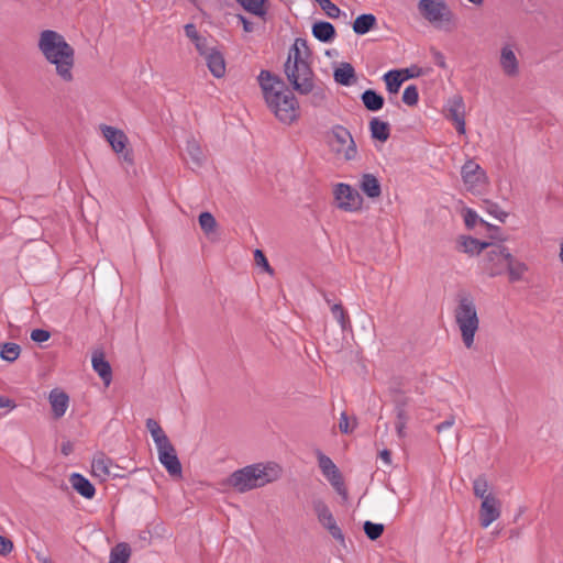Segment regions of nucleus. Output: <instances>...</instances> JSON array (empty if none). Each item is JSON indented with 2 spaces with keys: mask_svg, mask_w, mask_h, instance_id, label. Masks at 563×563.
Segmentation results:
<instances>
[{
  "mask_svg": "<svg viewBox=\"0 0 563 563\" xmlns=\"http://www.w3.org/2000/svg\"><path fill=\"white\" fill-rule=\"evenodd\" d=\"M489 246L488 242H481L479 240L462 235L457 240L459 251L468 255H478L482 251Z\"/></svg>",
  "mask_w": 563,
  "mask_h": 563,
  "instance_id": "nucleus-20",
  "label": "nucleus"
},
{
  "mask_svg": "<svg viewBox=\"0 0 563 563\" xmlns=\"http://www.w3.org/2000/svg\"><path fill=\"white\" fill-rule=\"evenodd\" d=\"M100 129L103 137L110 144L111 148L120 155L125 163L133 164L132 152L126 150L129 139L125 133L122 130L110 125H101Z\"/></svg>",
  "mask_w": 563,
  "mask_h": 563,
  "instance_id": "nucleus-10",
  "label": "nucleus"
},
{
  "mask_svg": "<svg viewBox=\"0 0 563 563\" xmlns=\"http://www.w3.org/2000/svg\"><path fill=\"white\" fill-rule=\"evenodd\" d=\"M186 154L190 158L195 167H201L206 161L205 152L195 137H190L186 142Z\"/></svg>",
  "mask_w": 563,
  "mask_h": 563,
  "instance_id": "nucleus-24",
  "label": "nucleus"
},
{
  "mask_svg": "<svg viewBox=\"0 0 563 563\" xmlns=\"http://www.w3.org/2000/svg\"><path fill=\"white\" fill-rule=\"evenodd\" d=\"M364 532L371 540H377L384 532V526L382 523H374L372 521H365Z\"/></svg>",
  "mask_w": 563,
  "mask_h": 563,
  "instance_id": "nucleus-39",
  "label": "nucleus"
},
{
  "mask_svg": "<svg viewBox=\"0 0 563 563\" xmlns=\"http://www.w3.org/2000/svg\"><path fill=\"white\" fill-rule=\"evenodd\" d=\"M325 529L329 531V533L332 536L333 539L339 541L341 544H344V541H345L344 534H343L342 530L340 529V527L336 525V521L329 525Z\"/></svg>",
  "mask_w": 563,
  "mask_h": 563,
  "instance_id": "nucleus-47",
  "label": "nucleus"
},
{
  "mask_svg": "<svg viewBox=\"0 0 563 563\" xmlns=\"http://www.w3.org/2000/svg\"><path fill=\"white\" fill-rule=\"evenodd\" d=\"M313 511L317 515V518L320 525L325 529L329 525L335 521L331 510L325 505L324 501L318 499L313 501Z\"/></svg>",
  "mask_w": 563,
  "mask_h": 563,
  "instance_id": "nucleus-30",
  "label": "nucleus"
},
{
  "mask_svg": "<svg viewBox=\"0 0 563 563\" xmlns=\"http://www.w3.org/2000/svg\"><path fill=\"white\" fill-rule=\"evenodd\" d=\"M361 190L369 198H377L382 194L378 179L372 174H364L360 180Z\"/></svg>",
  "mask_w": 563,
  "mask_h": 563,
  "instance_id": "nucleus-26",
  "label": "nucleus"
},
{
  "mask_svg": "<svg viewBox=\"0 0 563 563\" xmlns=\"http://www.w3.org/2000/svg\"><path fill=\"white\" fill-rule=\"evenodd\" d=\"M501 514V503L494 496L482 500L479 508V522L483 528H488Z\"/></svg>",
  "mask_w": 563,
  "mask_h": 563,
  "instance_id": "nucleus-15",
  "label": "nucleus"
},
{
  "mask_svg": "<svg viewBox=\"0 0 563 563\" xmlns=\"http://www.w3.org/2000/svg\"><path fill=\"white\" fill-rule=\"evenodd\" d=\"M238 2L249 12L262 16L265 14V0H238Z\"/></svg>",
  "mask_w": 563,
  "mask_h": 563,
  "instance_id": "nucleus-37",
  "label": "nucleus"
},
{
  "mask_svg": "<svg viewBox=\"0 0 563 563\" xmlns=\"http://www.w3.org/2000/svg\"><path fill=\"white\" fill-rule=\"evenodd\" d=\"M69 483L79 495L87 499H91L96 494L95 486L79 473H73L69 477Z\"/></svg>",
  "mask_w": 563,
  "mask_h": 563,
  "instance_id": "nucleus-19",
  "label": "nucleus"
},
{
  "mask_svg": "<svg viewBox=\"0 0 563 563\" xmlns=\"http://www.w3.org/2000/svg\"><path fill=\"white\" fill-rule=\"evenodd\" d=\"M325 14L331 19H336L341 14L340 8L331 0H316Z\"/></svg>",
  "mask_w": 563,
  "mask_h": 563,
  "instance_id": "nucleus-40",
  "label": "nucleus"
},
{
  "mask_svg": "<svg viewBox=\"0 0 563 563\" xmlns=\"http://www.w3.org/2000/svg\"><path fill=\"white\" fill-rule=\"evenodd\" d=\"M518 51V44L515 42H505L499 48L497 64L506 78L515 79L520 76L521 63L517 55Z\"/></svg>",
  "mask_w": 563,
  "mask_h": 563,
  "instance_id": "nucleus-6",
  "label": "nucleus"
},
{
  "mask_svg": "<svg viewBox=\"0 0 563 563\" xmlns=\"http://www.w3.org/2000/svg\"><path fill=\"white\" fill-rule=\"evenodd\" d=\"M317 457L322 475L329 481V483L339 495L346 497L347 492L344 485V481L336 465L329 456L320 451L317 453Z\"/></svg>",
  "mask_w": 563,
  "mask_h": 563,
  "instance_id": "nucleus-11",
  "label": "nucleus"
},
{
  "mask_svg": "<svg viewBox=\"0 0 563 563\" xmlns=\"http://www.w3.org/2000/svg\"><path fill=\"white\" fill-rule=\"evenodd\" d=\"M487 211L489 214L498 219L500 222H505L508 218V213L504 211L497 203L486 202Z\"/></svg>",
  "mask_w": 563,
  "mask_h": 563,
  "instance_id": "nucleus-45",
  "label": "nucleus"
},
{
  "mask_svg": "<svg viewBox=\"0 0 563 563\" xmlns=\"http://www.w3.org/2000/svg\"><path fill=\"white\" fill-rule=\"evenodd\" d=\"M14 407H15V404L13 402V400L0 395V408L13 409Z\"/></svg>",
  "mask_w": 563,
  "mask_h": 563,
  "instance_id": "nucleus-55",
  "label": "nucleus"
},
{
  "mask_svg": "<svg viewBox=\"0 0 563 563\" xmlns=\"http://www.w3.org/2000/svg\"><path fill=\"white\" fill-rule=\"evenodd\" d=\"M254 257L257 265H263L267 271H269V264L262 251L256 250L254 253Z\"/></svg>",
  "mask_w": 563,
  "mask_h": 563,
  "instance_id": "nucleus-54",
  "label": "nucleus"
},
{
  "mask_svg": "<svg viewBox=\"0 0 563 563\" xmlns=\"http://www.w3.org/2000/svg\"><path fill=\"white\" fill-rule=\"evenodd\" d=\"M112 467L113 463L111 459L103 453H99L92 459V474L101 481H106L109 476H118V474L112 471Z\"/></svg>",
  "mask_w": 563,
  "mask_h": 563,
  "instance_id": "nucleus-17",
  "label": "nucleus"
},
{
  "mask_svg": "<svg viewBox=\"0 0 563 563\" xmlns=\"http://www.w3.org/2000/svg\"><path fill=\"white\" fill-rule=\"evenodd\" d=\"M508 258L510 252L505 245L489 243L483 258V268L490 277L501 275Z\"/></svg>",
  "mask_w": 563,
  "mask_h": 563,
  "instance_id": "nucleus-7",
  "label": "nucleus"
},
{
  "mask_svg": "<svg viewBox=\"0 0 563 563\" xmlns=\"http://www.w3.org/2000/svg\"><path fill=\"white\" fill-rule=\"evenodd\" d=\"M407 413L404 408V406H397V422H396V429L399 437L404 435V429L406 427L407 422Z\"/></svg>",
  "mask_w": 563,
  "mask_h": 563,
  "instance_id": "nucleus-44",
  "label": "nucleus"
},
{
  "mask_svg": "<svg viewBox=\"0 0 563 563\" xmlns=\"http://www.w3.org/2000/svg\"><path fill=\"white\" fill-rule=\"evenodd\" d=\"M199 224L206 234L212 233L217 228L216 218L208 211L200 213Z\"/></svg>",
  "mask_w": 563,
  "mask_h": 563,
  "instance_id": "nucleus-38",
  "label": "nucleus"
},
{
  "mask_svg": "<svg viewBox=\"0 0 563 563\" xmlns=\"http://www.w3.org/2000/svg\"><path fill=\"white\" fill-rule=\"evenodd\" d=\"M468 2L475 4V5H482L484 0H467Z\"/></svg>",
  "mask_w": 563,
  "mask_h": 563,
  "instance_id": "nucleus-62",
  "label": "nucleus"
},
{
  "mask_svg": "<svg viewBox=\"0 0 563 563\" xmlns=\"http://www.w3.org/2000/svg\"><path fill=\"white\" fill-rule=\"evenodd\" d=\"M333 194L340 209L349 212L361 209L363 199L360 192L350 185L343 183L338 184Z\"/></svg>",
  "mask_w": 563,
  "mask_h": 563,
  "instance_id": "nucleus-12",
  "label": "nucleus"
},
{
  "mask_svg": "<svg viewBox=\"0 0 563 563\" xmlns=\"http://www.w3.org/2000/svg\"><path fill=\"white\" fill-rule=\"evenodd\" d=\"M331 312H332V316L334 317V319H336L338 322L340 323L341 328L343 330H345L346 325L349 324V317H347L345 310L343 309L342 305L334 303L331 307Z\"/></svg>",
  "mask_w": 563,
  "mask_h": 563,
  "instance_id": "nucleus-41",
  "label": "nucleus"
},
{
  "mask_svg": "<svg viewBox=\"0 0 563 563\" xmlns=\"http://www.w3.org/2000/svg\"><path fill=\"white\" fill-rule=\"evenodd\" d=\"M268 109L283 123L290 124L299 117V103L295 95L287 90L285 82L269 70H262L257 77Z\"/></svg>",
  "mask_w": 563,
  "mask_h": 563,
  "instance_id": "nucleus-1",
  "label": "nucleus"
},
{
  "mask_svg": "<svg viewBox=\"0 0 563 563\" xmlns=\"http://www.w3.org/2000/svg\"><path fill=\"white\" fill-rule=\"evenodd\" d=\"M455 423V417L453 415H451L450 417H448L443 422L439 423L437 427H435V430L440 433V432H443L450 428H452Z\"/></svg>",
  "mask_w": 563,
  "mask_h": 563,
  "instance_id": "nucleus-52",
  "label": "nucleus"
},
{
  "mask_svg": "<svg viewBox=\"0 0 563 563\" xmlns=\"http://www.w3.org/2000/svg\"><path fill=\"white\" fill-rule=\"evenodd\" d=\"M49 404L52 406V410L55 418H60L65 415L67 408L69 398L66 393L60 391L58 389H53L49 393Z\"/></svg>",
  "mask_w": 563,
  "mask_h": 563,
  "instance_id": "nucleus-21",
  "label": "nucleus"
},
{
  "mask_svg": "<svg viewBox=\"0 0 563 563\" xmlns=\"http://www.w3.org/2000/svg\"><path fill=\"white\" fill-rule=\"evenodd\" d=\"M379 457L385 462V464L389 465L391 463V453L389 450H383L379 453Z\"/></svg>",
  "mask_w": 563,
  "mask_h": 563,
  "instance_id": "nucleus-57",
  "label": "nucleus"
},
{
  "mask_svg": "<svg viewBox=\"0 0 563 563\" xmlns=\"http://www.w3.org/2000/svg\"><path fill=\"white\" fill-rule=\"evenodd\" d=\"M239 19L242 22L245 32H252L254 30L253 23L250 22L246 18L239 15Z\"/></svg>",
  "mask_w": 563,
  "mask_h": 563,
  "instance_id": "nucleus-56",
  "label": "nucleus"
},
{
  "mask_svg": "<svg viewBox=\"0 0 563 563\" xmlns=\"http://www.w3.org/2000/svg\"><path fill=\"white\" fill-rule=\"evenodd\" d=\"M384 81L388 92L397 93L405 78L401 76L400 70H389L384 75Z\"/></svg>",
  "mask_w": 563,
  "mask_h": 563,
  "instance_id": "nucleus-33",
  "label": "nucleus"
},
{
  "mask_svg": "<svg viewBox=\"0 0 563 563\" xmlns=\"http://www.w3.org/2000/svg\"><path fill=\"white\" fill-rule=\"evenodd\" d=\"M361 100L368 111H378L384 107V98L372 89L365 90Z\"/></svg>",
  "mask_w": 563,
  "mask_h": 563,
  "instance_id": "nucleus-31",
  "label": "nucleus"
},
{
  "mask_svg": "<svg viewBox=\"0 0 563 563\" xmlns=\"http://www.w3.org/2000/svg\"><path fill=\"white\" fill-rule=\"evenodd\" d=\"M369 132L372 139L386 142L390 136V125L378 118H373L369 121Z\"/></svg>",
  "mask_w": 563,
  "mask_h": 563,
  "instance_id": "nucleus-27",
  "label": "nucleus"
},
{
  "mask_svg": "<svg viewBox=\"0 0 563 563\" xmlns=\"http://www.w3.org/2000/svg\"><path fill=\"white\" fill-rule=\"evenodd\" d=\"M376 16L372 13L358 15L353 22V31L358 35H364L376 25Z\"/></svg>",
  "mask_w": 563,
  "mask_h": 563,
  "instance_id": "nucleus-28",
  "label": "nucleus"
},
{
  "mask_svg": "<svg viewBox=\"0 0 563 563\" xmlns=\"http://www.w3.org/2000/svg\"><path fill=\"white\" fill-rule=\"evenodd\" d=\"M333 77L338 84L350 86L355 78V70L351 64L343 63L339 68L334 70Z\"/></svg>",
  "mask_w": 563,
  "mask_h": 563,
  "instance_id": "nucleus-32",
  "label": "nucleus"
},
{
  "mask_svg": "<svg viewBox=\"0 0 563 563\" xmlns=\"http://www.w3.org/2000/svg\"><path fill=\"white\" fill-rule=\"evenodd\" d=\"M13 550V542L3 537V536H0V555H8L9 553H11Z\"/></svg>",
  "mask_w": 563,
  "mask_h": 563,
  "instance_id": "nucleus-49",
  "label": "nucleus"
},
{
  "mask_svg": "<svg viewBox=\"0 0 563 563\" xmlns=\"http://www.w3.org/2000/svg\"><path fill=\"white\" fill-rule=\"evenodd\" d=\"M184 30H185L186 36L188 38H190V41H199L200 35H199L195 24L188 23L185 25Z\"/></svg>",
  "mask_w": 563,
  "mask_h": 563,
  "instance_id": "nucleus-51",
  "label": "nucleus"
},
{
  "mask_svg": "<svg viewBox=\"0 0 563 563\" xmlns=\"http://www.w3.org/2000/svg\"><path fill=\"white\" fill-rule=\"evenodd\" d=\"M92 368L103 380L106 386H109L112 380V371L108 361L104 360L102 353H95L92 355Z\"/></svg>",
  "mask_w": 563,
  "mask_h": 563,
  "instance_id": "nucleus-22",
  "label": "nucleus"
},
{
  "mask_svg": "<svg viewBox=\"0 0 563 563\" xmlns=\"http://www.w3.org/2000/svg\"><path fill=\"white\" fill-rule=\"evenodd\" d=\"M454 319L464 345L471 349L474 344L475 333L479 328L477 308L471 296L460 297L454 310Z\"/></svg>",
  "mask_w": 563,
  "mask_h": 563,
  "instance_id": "nucleus-5",
  "label": "nucleus"
},
{
  "mask_svg": "<svg viewBox=\"0 0 563 563\" xmlns=\"http://www.w3.org/2000/svg\"><path fill=\"white\" fill-rule=\"evenodd\" d=\"M196 45V48L197 51L201 54V55H207L209 52H208V47H207V42H206V38L199 36V41H192Z\"/></svg>",
  "mask_w": 563,
  "mask_h": 563,
  "instance_id": "nucleus-53",
  "label": "nucleus"
},
{
  "mask_svg": "<svg viewBox=\"0 0 563 563\" xmlns=\"http://www.w3.org/2000/svg\"><path fill=\"white\" fill-rule=\"evenodd\" d=\"M419 100V92L415 85H410L406 87L402 93V101L407 106H416Z\"/></svg>",
  "mask_w": 563,
  "mask_h": 563,
  "instance_id": "nucleus-42",
  "label": "nucleus"
},
{
  "mask_svg": "<svg viewBox=\"0 0 563 563\" xmlns=\"http://www.w3.org/2000/svg\"><path fill=\"white\" fill-rule=\"evenodd\" d=\"M464 186L474 195L484 191L487 185V175L485 170L474 161L468 159L461 169Z\"/></svg>",
  "mask_w": 563,
  "mask_h": 563,
  "instance_id": "nucleus-9",
  "label": "nucleus"
},
{
  "mask_svg": "<svg viewBox=\"0 0 563 563\" xmlns=\"http://www.w3.org/2000/svg\"><path fill=\"white\" fill-rule=\"evenodd\" d=\"M151 435L156 445V449L172 443L161 426L154 429V431L151 432Z\"/></svg>",
  "mask_w": 563,
  "mask_h": 563,
  "instance_id": "nucleus-43",
  "label": "nucleus"
},
{
  "mask_svg": "<svg viewBox=\"0 0 563 563\" xmlns=\"http://www.w3.org/2000/svg\"><path fill=\"white\" fill-rule=\"evenodd\" d=\"M477 220H478V216L477 213L467 208L464 212V222H465V225L468 228V229H473L476 223H477Z\"/></svg>",
  "mask_w": 563,
  "mask_h": 563,
  "instance_id": "nucleus-48",
  "label": "nucleus"
},
{
  "mask_svg": "<svg viewBox=\"0 0 563 563\" xmlns=\"http://www.w3.org/2000/svg\"><path fill=\"white\" fill-rule=\"evenodd\" d=\"M332 135L338 144L335 152L342 154L346 161L354 159L357 155V150L350 131L342 125H335L332 129Z\"/></svg>",
  "mask_w": 563,
  "mask_h": 563,
  "instance_id": "nucleus-13",
  "label": "nucleus"
},
{
  "mask_svg": "<svg viewBox=\"0 0 563 563\" xmlns=\"http://www.w3.org/2000/svg\"><path fill=\"white\" fill-rule=\"evenodd\" d=\"M559 257H560V261L562 262L563 264V242L561 243L560 245V253H559Z\"/></svg>",
  "mask_w": 563,
  "mask_h": 563,
  "instance_id": "nucleus-63",
  "label": "nucleus"
},
{
  "mask_svg": "<svg viewBox=\"0 0 563 563\" xmlns=\"http://www.w3.org/2000/svg\"><path fill=\"white\" fill-rule=\"evenodd\" d=\"M21 353V347L16 343L8 342L0 347V357L7 362H14Z\"/></svg>",
  "mask_w": 563,
  "mask_h": 563,
  "instance_id": "nucleus-36",
  "label": "nucleus"
},
{
  "mask_svg": "<svg viewBox=\"0 0 563 563\" xmlns=\"http://www.w3.org/2000/svg\"><path fill=\"white\" fill-rule=\"evenodd\" d=\"M505 267H507L510 282L520 280L528 271V266L523 262L516 260L511 254L510 258L507 260Z\"/></svg>",
  "mask_w": 563,
  "mask_h": 563,
  "instance_id": "nucleus-29",
  "label": "nucleus"
},
{
  "mask_svg": "<svg viewBox=\"0 0 563 563\" xmlns=\"http://www.w3.org/2000/svg\"><path fill=\"white\" fill-rule=\"evenodd\" d=\"M401 71V75L405 74V80L408 79V78H411L413 75L409 73V69H404V70H400Z\"/></svg>",
  "mask_w": 563,
  "mask_h": 563,
  "instance_id": "nucleus-61",
  "label": "nucleus"
},
{
  "mask_svg": "<svg viewBox=\"0 0 563 563\" xmlns=\"http://www.w3.org/2000/svg\"><path fill=\"white\" fill-rule=\"evenodd\" d=\"M284 73L289 85L299 95L312 93L314 106H319L324 100V91L317 85L316 75L310 64H285Z\"/></svg>",
  "mask_w": 563,
  "mask_h": 563,
  "instance_id": "nucleus-4",
  "label": "nucleus"
},
{
  "mask_svg": "<svg viewBox=\"0 0 563 563\" xmlns=\"http://www.w3.org/2000/svg\"><path fill=\"white\" fill-rule=\"evenodd\" d=\"M71 452V444L70 442L63 443L62 445V453L64 455H68Z\"/></svg>",
  "mask_w": 563,
  "mask_h": 563,
  "instance_id": "nucleus-59",
  "label": "nucleus"
},
{
  "mask_svg": "<svg viewBox=\"0 0 563 563\" xmlns=\"http://www.w3.org/2000/svg\"><path fill=\"white\" fill-rule=\"evenodd\" d=\"M473 493L477 498L485 500V498H492L495 495L489 493V485L485 476L481 475L473 481Z\"/></svg>",
  "mask_w": 563,
  "mask_h": 563,
  "instance_id": "nucleus-35",
  "label": "nucleus"
},
{
  "mask_svg": "<svg viewBox=\"0 0 563 563\" xmlns=\"http://www.w3.org/2000/svg\"><path fill=\"white\" fill-rule=\"evenodd\" d=\"M38 49L55 66L56 74L66 82L74 79L75 49L56 31L44 30L40 34Z\"/></svg>",
  "mask_w": 563,
  "mask_h": 563,
  "instance_id": "nucleus-2",
  "label": "nucleus"
},
{
  "mask_svg": "<svg viewBox=\"0 0 563 563\" xmlns=\"http://www.w3.org/2000/svg\"><path fill=\"white\" fill-rule=\"evenodd\" d=\"M145 424H146V429L148 430V432H150V433H151L152 431H154V429H156V428H158V427H159V423H158L156 420L152 419V418H148V419L146 420V423H145Z\"/></svg>",
  "mask_w": 563,
  "mask_h": 563,
  "instance_id": "nucleus-58",
  "label": "nucleus"
},
{
  "mask_svg": "<svg viewBox=\"0 0 563 563\" xmlns=\"http://www.w3.org/2000/svg\"><path fill=\"white\" fill-rule=\"evenodd\" d=\"M417 8L421 16L431 24L449 22L452 16L444 0H419Z\"/></svg>",
  "mask_w": 563,
  "mask_h": 563,
  "instance_id": "nucleus-8",
  "label": "nucleus"
},
{
  "mask_svg": "<svg viewBox=\"0 0 563 563\" xmlns=\"http://www.w3.org/2000/svg\"><path fill=\"white\" fill-rule=\"evenodd\" d=\"M282 468L276 463H255L234 471L227 484L239 493H246L277 481Z\"/></svg>",
  "mask_w": 563,
  "mask_h": 563,
  "instance_id": "nucleus-3",
  "label": "nucleus"
},
{
  "mask_svg": "<svg viewBox=\"0 0 563 563\" xmlns=\"http://www.w3.org/2000/svg\"><path fill=\"white\" fill-rule=\"evenodd\" d=\"M31 339L34 342L43 343L46 342L51 338V333L47 330L44 329H34L31 332Z\"/></svg>",
  "mask_w": 563,
  "mask_h": 563,
  "instance_id": "nucleus-46",
  "label": "nucleus"
},
{
  "mask_svg": "<svg viewBox=\"0 0 563 563\" xmlns=\"http://www.w3.org/2000/svg\"><path fill=\"white\" fill-rule=\"evenodd\" d=\"M312 35L323 43H330L335 37V29L330 22L319 21L312 25Z\"/></svg>",
  "mask_w": 563,
  "mask_h": 563,
  "instance_id": "nucleus-25",
  "label": "nucleus"
},
{
  "mask_svg": "<svg viewBox=\"0 0 563 563\" xmlns=\"http://www.w3.org/2000/svg\"><path fill=\"white\" fill-rule=\"evenodd\" d=\"M437 57H438V65L440 67L444 68L446 65H445L443 55L441 53H438Z\"/></svg>",
  "mask_w": 563,
  "mask_h": 563,
  "instance_id": "nucleus-60",
  "label": "nucleus"
},
{
  "mask_svg": "<svg viewBox=\"0 0 563 563\" xmlns=\"http://www.w3.org/2000/svg\"><path fill=\"white\" fill-rule=\"evenodd\" d=\"M448 119L455 124L460 134H465L464 104L461 97H454L450 101Z\"/></svg>",
  "mask_w": 563,
  "mask_h": 563,
  "instance_id": "nucleus-18",
  "label": "nucleus"
},
{
  "mask_svg": "<svg viewBox=\"0 0 563 563\" xmlns=\"http://www.w3.org/2000/svg\"><path fill=\"white\" fill-rule=\"evenodd\" d=\"M158 460L170 476H181V464L172 443L157 449Z\"/></svg>",
  "mask_w": 563,
  "mask_h": 563,
  "instance_id": "nucleus-14",
  "label": "nucleus"
},
{
  "mask_svg": "<svg viewBox=\"0 0 563 563\" xmlns=\"http://www.w3.org/2000/svg\"><path fill=\"white\" fill-rule=\"evenodd\" d=\"M339 429L343 433H349L353 430V427L350 426V420L345 412L341 413L340 421H339Z\"/></svg>",
  "mask_w": 563,
  "mask_h": 563,
  "instance_id": "nucleus-50",
  "label": "nucleus"
},
{
  "mask_svg": "<svg viewBox=\"0 0 563 563\" xmlns=\"http://www.w3.org/2000/svg\"><path fill=\"white\" fill-rule=\"evenodd\" d=\"M131 555V549L128 543H118L110 553L109 563H128Z\"/></svg>",
  "mask_w": 563,
  "mask_h": 563,
  "instance_id": "nucleus-34",
  "label": "nucleus"
},
{
  "mask_svg": "<svg viewBox=\"0 0 563 563\" xmlns=\"http://www.w3.org/2000/svg\"><path fill=\"white\" fill-rule=\"evenodd\" d=\"M206 60L209 70L214 77L221 78L224 76L225 63L221 53L212 49L206 55Z\"/></svg>",
  "mask_w": 563,
  "mask_h": 563,
  "instance_id": "nucleus-23",
  "label": "nucleus"
},
{
  "mask_svg": "<svg viewBox=\"0 0 563 563\" xmlns=\"http://www.w3.org/2000/svg\"><path fill=\"white\" fill-rule=\"evenodd\" d=\"M311 56V52L308 47V43L305 38L298 37L289 49L288 58L285 64H309L308 59Z\"/></svg>",
  "mask_w": 563,
  "mask_h": 563,
  "instance_id": "nucleus-16",
  "label": "nucleus"
}]
</instances>
